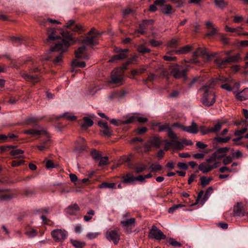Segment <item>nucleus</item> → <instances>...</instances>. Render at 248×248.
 <instances>
[{
    "instance_id": "1",
    "label": "nucleus",
    "mask_w": 248,
    "mask_h": 248,
    "mask_svg": "<svg viewBox=\"0 0 248 248\" xmlns=\"http://www.w3.org/2000/svg\"><path fill=\"white\" fill-rule=\"evenodd\" d=\"M56 41V45L51 48L52 51L63 52L67 50L70 45L76 43L78 39L75 38L70 32H52L48 36L46 42Z\"/></svg>"
},
{
    "instance_id": "2",
    "label": "nucleus",
    "mask_w": 248,
    "mask_h": 248,
    "mask_svg": "<svg viewBox=\"0 0 248 248\" xmlns=\"http://www.w3.org/2000/svg\"><path fill=\"white\" fill-rule=\"evenodd\" d=\"M94 32H88L85 38L81 41L84 45L83 46L79 47L75 52V55L77 58L87 59L88 58V55L86 53V48L85 46H94L97 44L98 40L97 36L94 33Z\"/></svg>"
},
{
    "instance_id": "3",
    "label": "nucleus",
    "mask_w": 248,
    "mask_h": 248,
    "mask_svg": "<svg viewBox=\"0 0 248 248\" xmlns=\"http://www.w3.org/2000/svg\"><path fill=\"white\" fill-rule=\"evenodd\" d=\"M215 84V81L213 80L210 84L204 85L200 90L202 93L201 102L205 106H211L215 102L216 96L212 89Z\"/></svg>"
},
{
    "instance_id": "4",
    "label": "nucleus",
    "mask_w": 248,
    "mask_h": 248,
    "mask_svg": "<svg viewBox=\"0 0 248 248\" xmlns=\"http://www.w3.org/2000/svg\"><path fill=\"white\" fill-rule=\"evenodd\" d=\"M178 140V138L176 135V138H172L170 141H168L166 140H164L165 150L167 151L170 148H172L177 150H180L183 149L184 145H191L193 144L191 140H187L186 139H183L181 142L179 141Z\"/></svg>"
},
{
    "instance_id": "5",
    "label": "nucleus",
    "mask_w": 248,
    "mask_h": 248,
    "mask_svg": "<svg viewBox=\"0 0 248 248\" xmlns=\"http://www.w3.org/2000/svg\"><path fill=\"white\" fill-rule=\"evenodd\" d=\"M217 54V52H212L210 54H208L205 48L199 47L193 53V58L190 59L188 62L191 63L200 64L199 61L197 59V57H200L204 59L206 61H210L212 60V58L215 57Z\"/></svg>"
},
{
    "instance_id": "6",
    "label": "nucleus",
    "mask_w": 248,
    "mask_h": 248,
    "mask_svg": "<svg viewBox=\"0 0 248 248\" xmlns=\"http://www.w3.org/2000/svg\"><path fill=\"white\" fill-rule=\"evenodd\" d=\"M52 237L56 242H62L67 237L68 233L64 229H55L51 232Z\"/></svg>"
},
{
    "instance_id": "7",
    "label": "nucleus",
    "mask_w": 248,
    "mask_h": 248,
    "mask_svg": "<svg viewBox=\"0 0 248 248\" xmlns=\"http://www.w3.org/2000/svg\"><path fill=\"white\" fill-rule=\"evenodd\" d=\"M130 216L129 213H126L123 215V220L121 221L122 226L126 230L129 228L132 229L135 226L136 220L135 218H128Z\"/></svg>"
},
{
    "instance_id": "8",
    "label": "nucleus",
    "mask_w": 248,
    "mask_h": 248,
    "mask_svg": "<svg viewBox=\"0 0 248 248\" xmlns=\"http://www.w3.org/2000/svg\"><path fill=\"white\" fill-rule=\"evenodd\" d=\"M119 232V229L118 228L108 230L105 233V237L108 240L112 241L115 245H116L120 240Z\"/></svg>"
},
{
    "instance_id": "9",
    "label": "nucleus",
    "mask_w": 248,
    "mask_h": 248,
    "mask_svg": "<svg viewBox=\"0 0 248 248\" xmlns=\"http://www.w3.org/2000/svg\"><path fill=\"white\" fill-rule=\"evenodd\" d=\"M125 67H123L121 68H118L114 70L111 72V82L115 84H121V82L123 79L124 76L122 73L123 69H125Z\"/></svg>"
},
{
    "instance_id": "10",
    "label": "nucleus",
    "mask_w": 248,
    "mask_h": 248,
    "mask_svg": "<svg viewBox=\"0 0 248 248\" xmlns=\"http://www.w3.org/2000/svg\"><path fill=\"white\" fill-rule=\"evenodd\" d=\"M149 235L151 237L156 239H165L166 236L156 226H153L150 231Z\"/></svg>"
},
{
    "instance_id": "11",
    "label": "nucleus",
    "mask_w": 248,
    "mask_h": 248,
    "mask_svg": "<svg viewBox=\"0 0 248 248\" xmlns=\"http://www.w3.org/2000/svg\"><path fill=\"white\" fill-rule=\"evenodd\" d=\"M161 144V141L159 137H155L150 139L144 146L146 148V151H149L152 147L159 148Z\"/></svg>"
},
{
    "instance_id": "12",
    "label": "nucleus",
    "mask_w": 248,
    "mask_h": 248,
    "mask_svg": "<svg viewBox=\"0 0 248 248\" xmlns=\"http://www.w3.org/2000/svg\"><path fill=\"white\" fill-rule=\"evenodd\" d=\"M65 29H70L72 31H79L85 30V27L80 24H76L74 20H70L64 26Z\"/></svg>"
},
{
    "instance_id": "13",
    "label": "nucleus",
    "mask_w": 248,
    "mask_h": 248,
    "mask_svg": "<svg viewBox=\"0 0 248 248\" xmlns=\"http://www.w3.org/2000/svg\"><path fill=\"white\" fill-rule=\"evenodd\" d=\"M155 125L158 126L159 132L167 131L168 132V136L171 140L172 138H176V134L172 131L168 124L165 123L161 124L160 123H156Z\"/></svg>"
},
{
    "instance_id": "14",
    "label": "nucleus",
    "mask_w": 248,
    "mask_h": 248,
    "mask_svg": "<svg viewBox=\"0 0 248 248\" xmlns=\"http://www.w3.org/2000/svg\"><path fill=\"white\" fill-rule=\"evenodd\" d=\"M219 80L222 83V84L220 86L221 88L229 92L232 90L233 81L231 78L222 77L219 78Z\"/></svg>"
},
{
    "instance_id": "15",
    "label": "nucleus",
    "mask_w": 248,
    "mask_h": 248,
    "mask_svg": "<svg viewBox=\"0 0 248 248\" xmlns=\"http://www.w3.org/2000/svg\"><path fill=\"white\" fill-rule=\"evenodd\" d=\"M114 50L115 52H119V53L112 57L109 60V62H114L115 61L125 58L127 56L126 52L128 51L127 49H122L117 48H115Z\"/></svg>"
},
{
    "instance_id": "16",
    "label": "nucleus",
    "mask_w": 248,
    "mask_h": 248,
    "mask_svg": "<svg viewBox=\"0 0 248 248\" xmlns=\"http://www.w3.org/2000/svg\"><path fill=\"white\" fill-rule=\"evenodd\" d=\"M171 73L176 78H185L186 70L181 66H177L172 69Z\"/></svg>"
},
{
    "instance_id": "17",
    "label": "nucleus",
    "mask_w": 248,
    "mask_h": 248,
    "mask_svg": "<svg viewBox=\"0 0 248 248\" xmlns=\"http://www.w3.org/2000/svg\"><path fill=\"white\" fill-rule=\"evenodd\" d=\"M98 125L101 128V132L105 136H109L112 135L111 132L110 131L109 128L107 123L102 121H99L98 122Z\"/></svg>"
},
{
    "instance_id": "18",
    "label": "nucleus",
    "mask_w": 248,
    "mask_h": 248,
    "mask_svg": "<svg viewBox=\"0 0 248 248\" xmlns=\"http://www.w3.org/2000/svg\"><path fill=\"white\" fill-rule=\"evenodd\" d=\"M216 168H217V166H211V164L207 163L206 161V162L200 164L199 166V170L204 173H207L212 170Z\"/></svg>"
},
{
    "instance_id": "19",
    "label": "nucleus",
    "mask_w": 248,
    "mask_h": 248,
    "mask_svg": "<svg viewBox=\"0 0 248 248\" xmlns=\"http://www.w3.org/2000/svg\"><path fill=\"white\" fill-rule=\"evenodd\" d=\"M192 50V46L190 45H186L180 48L178 50H173L172 52L174 54L182 55L186 54Z\"/></svg>"
},
{
    "instance_id": "20",
    "label": "nucleus",
    "mask_w": 248,
    "mask_h": 248,
    "mask_svg": "<svg viewBox=\"0 0 248 248\" xmlns=\"http://www.w3.org/2000/svg\"><path fill=\"white\" fill-rule=\"evenodd\" d=\"M94 117L95 115L94 114L90 115V117H84L83 118L84 122L81 125L82 128L84 129L92 126L93 122L92 119Z\"/></svg>"
},
{
    "instance_id": "21",
    "label": "nucleus",
    "mask_w": 248,
    "mask_h": 248,
    "mask_svg": "<svg viewBox=\"0 0 248 248\" xmlns=\"http://www.w3.org/2000/svg\"><path fill=\"white\" fill-rule=\"evenodd\" d=\"M183 130L190 134H196L198 132V126L195 123L192 122L191 125L183 127Z\"/></svg>"
},
{
    "instance_id": "22",
    "label": "nucleus",
    "mask_w": 248,
    "mask_h": 248,
    "mask_svg": "<svg viewBox=\"0 0 248 248\" xmlns=\"http://www.w3.org/2000/svg\"><path fill=\"white\" fill-rule=\"evenodd\" d=\"M219 157L217 156L216 154L213 153L211 156L206 159L207 163L211 164V166H217V168L219 166V163L217 161V160H219Z\"/></svg>"
},
{
    "instance_id": "23",
    "label": "nucleus",
    "mask_w": 248,
    "mask_h": 248,
    "mask_svg": "<svg viewBox=\"0 0 248 248\" xmlns=\"http://www.w3.org/2000/svg\"><path fill=\"white\" fill-rule=\"evenodd\" d=\"M235 96L237 99L240 101L248 99V88H245L242 91L238 92Z\"/></svg>"
},
{
    "instance_id": "24",
    "label": "nucleus",
    "mask_w": 248,
    "mask_h": 248,
    "mask_svg": "<svg viewBox=\"0 0 248 248\" xmlns=\"http://www.w3.org/2000/svg\"><path fill=\"white\" fill-rule=\"evenodd\" d=\"M229 148L227 147L219 148L217 149L214 153L216 154L217 156H219V159H220L225 156L226 153L229 151Z\"/></svg>"
},
{
    "instance_id": "25",
    "label": "nucleus",
    "mask_w": 248,
    "mask_h": 248,
    "mask_svg": "<svg viewBox=\"0 0 248 248\" xmlns=\"http://www.w3.org/2000/svg\"><path fill=\"white\" fill-rule=\"evenodd\" d=\"M79 210V206L75 204L69 206L66 209V212L70 215H74Z\"/></svg>"
},
{
    "instance_id": "26",
    "label": "nucleus",
    "mask_w": 248,
    "mask_h": 248,
    "mask_svg": "<svg viewBox=\"0 0 248 248\" xmlns=\"http://www.w3.org/2000/svg\"><path fill=\"white\" fill-rule=\"evenodd\" d=\"M225 123V121L218 122L216 124H215L213 127L209 128L210 133H217L218 132L222 126Z\"/></svg>"
},
{
    "instance_id": "27",
    "label": "nucleus",
    "mask_w": 248,
    "mask_h": 248,
    "mask_svg": "<svg viewBox=\"0 0 248 248\" xmlns=\"http://www.w3.org/2000/svg\"><path fill=\"white\" fill-rule=\"evenodd\" d=\"M23 133L24 134H27V135H34L46 134V132L44 130H38L31 129L24 131Z\"/></svg>"
},
{
    "instance_id": "28",
    "label": "nucleus",
    "mask_w": 248,
    "mask_h": 248,
    "mask_svg": "<svg viewBox=\"0 0 248 248\" xmlns=\"http://www.w3.org/2000/svg\"><path fill=\"white\" fill-rule=\"evenodd\" d=\"M24 151L19 149H12L10 151V154L14 156L15 158L23 157L22 155L24 153Z\"/></svg>"
},
{
    "instance_id": "29",
    "label": "nucleus",
    "mask_w": 248,
    "mask_h": 248,
    "mask_svg": "<svg viewBox=\"0 0 248 248\" xmlns=\"http://www.w3.org/2000/svg\"><path fill=\"white\" fill-rule=\"evenodd\" d=\"M127 119L123 121L124 124H129L136 122V113L133 114H129L126 116Z\"/></svg>"
},
{
    "instance_id": "30",
    "label": "nucleus",
    "mask_w": 248,
    "mask_h": 248,
    "mask_svg": "<svg viewBox=\"0 0 248 248\" xmlns=\"http://www.w3.org/2000/svg\"><path fill=\"white\" fill-rule=\"evenodd\" d=\"M147 168V166L142 163H140L136 164L134 166V169L135 170V171L137 173H140L145 170Z\"/></svg>"
},
{
    "instance_id": "31",
    "label": "nucleus",
    "mask_w": 248,
    "mask_h": 248,
    "mask_svg": "<svg viewBox=\"0 0 248 248\" xmlns=\"http://www.w3.org/2000/svg\"><path fill=\"white\" fill-rule=\"evenodd\" d=\"M135 182V177L130 174H128L123 177V182L125 184H133Z\"/></svg>"
},
{
    "instance_id": "32",
    "label": "nucleus",
    "mask_w": 248,
    "mask_h": 248,
    "mask_svg": "<svg viewBox=\"0 0 248 248\" xmlns=\"http://www.w3.org/2000/svg\"><path fill=\"white\" fill-rule=\"evenodd\" d=\"M58 118H64L69 121H75L77 119V117L72 113L68 112L64 113L62 115L59 116Z\"/></svg>"
},
{
    "instance_id": "33",
    "label": "nucleus",
    "mask_w": 248,
    "mask_h": 248,
    "mask_svg": "<svg viewBox=\"0 0 248 248\" xmlns=\"http://www.w3.org/2000/svg\"><path fill=\"white\" fill-rule=\"evenodd\" d=\"M22 77L26 80L32 82H35L38 81V77L37 76H31L26 73L23 74Z\"/></svg>"
},
{
    "instance_id": "34",
    "label": "nucleus",
    "mask_w": 248,
    "mask_h": 248,
    "mask_svg": "<svg viewBox=\"0 0 248 248\" xmlns=\"http://www.w3.org/2000/svg\"><path fill=\"white\" fill-rule=\"evenodd\" d=\"M240 59V55L238 53L235 55H233L232 56L226 58V61H228V63L230 62H236L239 61Z\"/></svg>"
},
{
    "instance_id": "35",
    "label": "nucleus",
    "mask_w": 248,
    "mask_h": 248,
    "mask_svg": "<svg viewBox=\"0 0 248 248\" xmlns=\"http://www.w3.org/2000/svg\"><path fill=\"white\" fill-rule=\"evenodd\" d=\"M216 7L219 8H223L228 5V2L224 0H214Z\"/></svg>"
},
{
    "instance_id": "36",
    "label": "nucleus",
    "mask_w": 248,
    "mask_h": 248,
    "mask_svg": "<svg viewBox=\"0 0 248 248\" xmlns=\"http://www.w3.org/2000/svg\"><path fill=\"white\" fill-rule=\"evenodd\" d=\"M231 139V137H227L226 138H222L219 137H217L214 139V140L217 143H227Z\"/></svg>"
},
{
    "instance_id": "37",
    "label": "nucleus",
    "mask_w": 248,
    "mask_h": 248,
    "mask_svg": "<svg viewBox=\"0 0 248 248\" xmlns=\"http://www.w3.org/2000/svg\"><path fill=\"white\" fill-rule=\"evenodd\" d=\"M71 243L74 247L77 248H83L85 245L84 242L76 240H71Z\"/></svg>"
},
{
    "instance_id": "38",
    "label": "nucleus",
    "mask_w": 248,
    "mask_h": 248,
    "mask_svg": "<svg viewBox=\"0 0 248 248\" xmlns=\"http://www.w3.org/2000/svg\"><path fill=\"white\" fill-rule=\"evenodd\" d=\"M226 61V59L223 60L217 59L215 61V63L218 66L219 68H223L227 63H228V61Z\"/></svg>"
},
{
    "instance_id": "39",
    "label": "nucleus",
    "mask_w": 248,
    "mask_h": 248,
    "mask_svg": "<svg viewBox=\"0 0 248 248\" xmlns=\"http://www.w3.org/2000/svg\"><path fill=\"white\" fill-rule=\"evenodd\" d=\"M72 65L74 67L83 68L86 66V63L84 62H79L77 60H75L73 61Z\"/></svg>"
},
{
    "instance_id": "40",
    "label": "nucleus",
    "mask_w": 248,
    "mask_h": 248,
    "mask_svg": "<svg viewBox=\"0 0 248 248\" xmlns=\"http://www.w3.org/2000/svg\"><path fill=\"white\" fill-rule=\"evenodd\" d=\"M212 179L211 177L207 178L205 176L201 177L200 178V181L202 186H205L206 185H208Z\"/></svg>"
},
{
    "instance_id": "41",
    "label": "nucleus",
    "mask_w": 248,
    "mask_h": 248,
    "mask_svg": "<svg viewBox=\"0 0 248 248\" xmlns=\"http://www.w3.org/2000/svg\"><path fill=\"white\" fill-rule=\"evenodd\" d=\"M171 10H172V7L170 4L164 5L161 8V11L165 14H171Z\"/></svg>"
},
{
    "instance_id": "42",
    "label": "nucleus",
    "mask_w": 248,
    "mask_h": 248,
    "mask_svg": "<svg viewBox=\"0 0 248 248\" xmlns=\"http://www.w3.org/2000/svg\"><path fill=\"white\" fill-rule=\"evenodd\" d=\"M115 184L113 183H103L99 186V188H115Z\"/></svg>"
},
{
    "instance_id": "43",
    "label": "nucleus",
    "mask_w": 248,
    "mask_h": 248,
    "mask_svg": "<svg viewBox=\"0 0 248 248\" xmlns=\"http://www.w3.org/2000/svg\"><path fill=\"white\" fill-rule=\"evenodd\" d=\"M219 171L221 173H224L226 171H229L231 172H236L238 171V170L236 169H229L228 167L223 166L220 168Z\"/></svg>"
},
{
    "instance_id": "44",
    "label": "nucleus",
    "mask_w": 248,
    "mask_h": 248,
    "mask_svg": "<svg viewBox=\"0 0 248 248\" xmlns=\"http://www.w3.org/2000/svg\"><path fill=\"white\" fill-rule=\"evenodd\" d=\"M179 39L177 38H173L169 41L167 44L168 47L173 48L177 46Z\"/></svg>"
},
{
    "instance_id": "45",
    "label": "nucleus",
    "mask_w": 248,
    "mask_h": 248,
    "mask_svg": "<svg viewBox=\"0 0 248 248\" xmlns=\"http://www.w3.org/2000/svg\"><path fill=\"white\" fill-rule=\"evenodd\" d=\"M88 215L84 216V220L86 222L89 221L92 218V217L94 215V212L93 210H90L87 212Z\"/></svg>"
},
{
    "instance_id": "46",
    "label": "nucleus",
    "mask_w": 248,
    "mask_h": 248,
    "mask_svg": "<svg viewBox=\"0 0 248 248\" xmlns=\"http://www.w3.org/2000/svg\"><path fill=\"white\" fill-rule=\"evenodd\" d=\"M136 122H138L140 123L146 122L148 120L147 118L143 117L138 113H136Z\"/></svg>"
},
{
    "instance_id": "47",
    "label": "nucleus",
    "mask_w": 248,
    "mask_h": 248,
    "mask_svg": "<svg viewBox=\"0 0 248 248\" xmlns=\"http://www.w3.org/2000/svg\"><path fill=\"white\" fill-rule=\"evenodd\" d=\"M100 159L99 165L100 166H103L106 165L108 163V156L102 157L99 159Z\"/></svg>"
},
{
    "instance_id": "48",
    "label": "nucleus",
    "mask_w": 248,
    "mask_h": 248,
    "mask_svg": "<svg viewBox=\"0 0 248 248\" xmlns=\"http://www.w3.org/2000/svg\"><path fill=\"white\" fill-rule=\"evenodd\" d=\"M25 234L29 238H32L36 236L37 231L35 229H32L31 231L26 232Z\"/></svg>"
},
{
    "instance_id": "49",
    "label": "nucleus",
    "mask_w": 248,
    "mask_h": 248,
    "mask_svg": "<svg viewBox=\"0 0 248 248\" xmlns=\"http://www.w3.org/2000/svg\"><path fill=\"white\" fill-rule=\"evenodd\" d=\"M100 234V233L98 232H89L87 234L86 236L89 239H93L96 238Z\"/></svg>"
},
{
    "instance_id": "50",
    "label": "nucleus",
    "mask_w": 248,
    "mask_h": 248,
    "mask_svg": "<svg viewBox=\"0 0 248 248\" xmlns=\"http://www.w3.org/2000/svg\"><path fill=\"white\" fill-rule=\"evenodd\" d=\"M151 171H155L162 169V167L158 164H154L150 166Z\"/></svg>"
},
{
    "instance_id": "51",
    "label": "nucleus",
    "mask_w": 248,
    "mask_h": 248,
    "mask_svg": "<svg viewBox=\"0 0 248 248\" xmlns=\"http://www.w3.org/2000/svg\"><path fill=\"white\" fill-rule=\"evenodd\" d=\"M199 131L203 135L210 133L209 128H206L202 125L199 127Z\"/></svg>"
},
{
    "instance_id": "52",
    "label": "nucleus",
    "mask_w": 248,
    "mask_h": 248,
    "mask_svg": "<svg viewBox=\"0 0 248 248\" xmlns=\"http://www.w3.org/2000/svg\"><path fill=\"white\" fill-rule=\"evenodd\" d=\"M138 51L140 53H147L150 52V50L145 46L142 45L139 46Z\"/></svg>"
},
{
    "instance_id": "53",
    "label": "nucleus",
    "mask_w": 248,
    "mask_h": 248,
    "mask_svg": "<svg viewBox=\"0 0 248 248\" xmlns=\"http://www.w3.org/2000/svg\"><path fill=\"white\" fill-rule=\"evenodd\" d=\"M170 244L173 247H181V244L173 238H170L169 240Z\"/></svg>"
},
{
    "instance_id": "54",
    "label": "nucleus",
    "mask_w": 248,
    "mask_h": 248,
    "mask_svg": "<svg viewBox=\"0 0 248 248\" xmlns=\"http://www.w3.org/2000/svg\"><path fill=\"white\" fill-rule=\"evenodd\" d=\"M14 146H3L0 148V151L3 153L5 151H11L12 149L14 148Z\"/></svg>"
},
{
    "instance_id": "55",
    "label": "nucleus",
    "mask_w": 248,
    "mask_h": 248,
    "mask_svg": "<svg viewBox=\"0 0 248 248\" xmlns=\"http://www.w3.org/2000/svg\"><path fill=\"white\" fill-rule=\"evenodd\" d=\"M91 155L94 159H99L101 157L100 154L96 150L92 151Z\"/></svg>"
},
{
    "instance_id": "56",
    "label": "nucleus",
    "mask_w": 248,
    "mask_h": 248,
    "mask_svg": "<svg viewBox=\"0 0 248 248\" xmlns=\"http://www.w3.org/2000/svg\"><path fill=\"white\" fill-rule=\"evenodd\" d=\"M247 129L246 127L243 128L240 130H237L234 133V135L236 136H241L246 132Z\"/></svg>"
},
{
    "instance_id": "57",
    "label": "nucleus",
    "mask_w": 248,
    "mask_h": 248,
    "mask_svg": "<svg viewBox=\"0 0 248 248\" xmlns=\"http://www.w3.org/2000/svg\"><path fill=\"white\" fill-rule=\"evenodd\" d=\"M232 162V157L230 156H225L223 160V163L225 165L229 164Z\"/></svg>"
},
{
    "instance_id": "58",
    "label": "nucleus",
    "mask_w": 248,
    "mask_h": 248,
    "mask_svg": "<svg viewBox=\"0 0 248 248\" xmlns=\"http://www.w3.org/2000/svg\"><path fill=\"white\" fill-rule=\"evenodd\" d=\"M83 228L80 224L75 225V231L77 233H80L82 231Z\"/></svg>"
},
{
    "instance_id": "59",
    "label": "nucleus",
    "mask_w": 248,
    "mask_h": 248,
    "mask_svg": "<svg viewBox=\"0 0 248 248\" xmlns=\"http://www.w3.org/2000/svg\"><path fill=\"white\" fill-rule=\"evenodd\" d=\"M213 188L212 187H209L206 192H205V195H204V198L207 199L209 198V197L210 196V195H211V194L213 192Z\"/></svg>"
},
{
    "instance_id": "60",
    "label": "nucleus",
    "mask_w": 248,
    "mask_h": 248,
    "mask_svg": "<svg viewBox=\"0 0 248 248\" xmlns=\"http://www.w3.org/2000/svg\"><path fill=\"white\" fill-rule=\"evenodd\" d=\"M24 160H20L19 161H16V160H15V161H13L12 163V165L13 167H17V166H19L21 165H22L24 163Z\"/></svg>"
},
{
    "instance_id": "61",
    "label": "nucleus",
    "mask_w": 248,
    "mask_h": 248,
    "mask_svg": "<svg viewBox=\"0 0 248 248\" xmlns=\"http://www.w3.org/2000/svg\"><path fill=\"white\" fill-rule=\"evenodd\" d=\"M150 44L154 46H160L162 44V42L160 41H157L155 40H152L150 41Z\"/></svg>"
},
{
    "instance_id": "62",
    "label": "nucleus",
    "mask_w": 248,
    "mask_h": 248,
    "mask_svg": "<svg viewBox=\"0 0 248 248\" xmlns=\"http://www.w3.org/2000/svg\"><path fill=\"white\" fill-rule=\"evenodd\" d=\"M205 25L206 26L207 29H208V30H213V31L217 30V29H216L214 27L213 24L211 22H209V21L206 22L205 23Z\"/></svg>"
},
{
    "instance_id": "63",
    "label": "nucleus",
    "mask_w": 248,
    "mask_h": 248,
    "mask_svg": "<svg viewBox=\"0 0 248 248\" xmlns=\"http://www.w3.org/2000/svg\"><path fill=\"white\" fill-rule=\"evenodd\" d=\"M243 19V17L241 16H234L233 21L235 23H240Z\"/></svg>"
},
{
    "instance_id": "64",
    "label": "nucleus",
    "mask_w": 248,
    "mask_h": 248,
    "mask_svg": "<svg viewBox=\"0 0 248 248\" xmlns=\"http://www.w3.org/2000/svg\"><path fill=\"white\" fill-rule=\"evenodd\" d=\"M177 166L178 167H179L180 169L183 170H187L188 168L187 165L183 162H179L178 163Z\"/></svg>"
}]
</instances>
